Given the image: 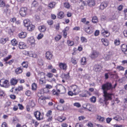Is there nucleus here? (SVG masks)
<instances>
[{
	"label": "nucleus",
	"instance_id": "09e8293b",
	"mask_svg": "<svg viewBox=\"0 0 127 127\" xmlns=\"http://www.w3.org/2000/svg\"><path fill=\"white\" fill-rule=\"evenodd\" d=\"M43 61L41 59L38 60V63L40 65H42L43 64Z\"/></svg>",
	"mask_w": 127,
	"mask_h": 127
},
{
	"label": "nucleus",
	"instance_id": "49530a36",
	"mask_svg": "<svg viewBox=\"0 0 127 127\" xmlns=\"http://www.w3.org/2000/svg\"><path fill=\"white\" fill-rule=\"evenodd\" d=\"M62 36L60 35H58L55 37V39L56 41L59 40L61 38Z\"/></svg>",
	"mask_w": 127,
	"mask_h": 127
},
{
	"label": "nucleus",
	"instance_id": "864d4df0",
	"mask_svg": "<svg viewBox=\"0 0 127 127\" xmlns=\"http://www.w3.org/2000/svg\"><path fill=\"white\" fill-rule=\"evenodd\" d=\"M11 55H9L8 56L6 57L4 59V60L5 62H6L9 59L11 58Z\"/></svg>",
	"mask_w": 127,
	"mask_h": 127
},
{
	"label": "nucleus",
	"instance_id": "052dcab7",
	"mask_svg": "<svg viewBox=\"0 0 127 127\" xmlns=\"http://www.w3.org/2000/svg\"><path fill=\"white\" fill-rule=\"evenodd\" d=\"M31 94V92L29 90H28L26 91L25 94L28 96H30Z\"/></svg>",
	"mask_w": 127,
	"mask_h": 127
},
{
	"label": "nucleus",
	"instance_id": "7ed1b4c3",
	"mask_svg": "<svg viewBox=\"0 0 127 127\" xmlns=\"http://www.w3.org/2000/svg\"><path fill=\"white\" fill-rule=\"evenodd\" d=\"M23 22L24 26L27 27L28 30L32 31L34 29L35 26L32 24L31 22L28 19H25L24 20Z\"/></svg>",
	"mask_w": 127,
	"mask_h": 127
},
{
	"label": "nucleus",
	"instance_id": "ddd939ff",
	"mask_svg": "<svg viewBox=\"0 0 127 127\" xmlns=\"http://www.w3.org/2000/svg\"><path fill=\"white\" fill-rule=\"evenodd\" d=\"M59 66L60 68L61 69H62L64 70H66L67 66L65 64L60 63L59 64Z\"/></svg>",
	"mask_w": 127,
	"mask_h": 127
},
{
	"label": "nucleus",
	"instance_id": "774afa93",
	"mask_svg": "<svg viewBox=\"0 0 127 127\" xmlns=\"http://www.w3.org/2000/svg\"><path fill=\"white\" fill-rule=\"evenodd\" d=\"M123 6L122 5H120L118 7V9L119 11L122 10L123 8Z\"/></svg>",
	"mask_w": 127,
	"mask_h": 127
},
{
	"label": "nucleus",
	"instance_id": "473e14b6",
	"mask_svg": "<svg viewBox=\"0 0 127 127\" xmlns=\"http://www.w3.org/2000/svg\"><path fill=\"white\" fill-rule=\"evenodd\" d=\"M94 68L96 72L99 71L101 69L100 66L98 65H95Z\"/></svg>",
	"mask_w": 127,
	"mask_h": 127
},
{
	"label": "nucleus",
	"instance_id": "680f3d73",
	"mask_svg": "<svg viewBox=\"0 0 127 127\" xmlns=\"http://www.w3.org/2000/svg\"><path fill=\"white\" fill-rule=\"evenodd\" d=\"M53 94L54 95H55L57 96H58L59 94L55 90H53L52 91Z\"/></svg>",
	"mask_w": 127,
	"mask_h": 127
},
{
	"label": "nucleus",
	"instance_id": "e433bc0d",
	"mask_svg": "<svg viewBox=\"0 0 127 127\" xmlns=\"http://www.w3.org/2000/svg\"><path fill=\"white\" fill-rule=\"evenodd\" d=\"M57 109L60 110H62L64 109V108L62 105L60 104H59V105L57 107Z\"/></svg>",
	"mask_w": 127,
	"mask_h": 127
},
{
	"label": "nucleus",
	"instance_id": "0eeeda50",
	"mask_svg": "<svg viewBox=\"0 0 127 127\" xmlns=\"http://www.w3.org/2000/svg\"><path fill=\"white\" fill-rule=\"evenodd\" d=\"M34 116L37 120H40L42 119V117L41 115V113L39 111H37L34 113Z\"/></svg>",
	"mask_w": 127,
	"mask_h": 127
},
{
	"label": "nucleus",
	"instance_id": "423d86ee",
	"mask_svg": "<svg viewBox=\"0 0 127 127\" xmlns=\"http://www.w3.org/2000/svg\"><path fill=\"white\" fill-rule=\"evenodd\" d=\"M27 9L26 7H22L20 9L19 13L20 15L22 17L25 16L26 14Z\"/></svg>",
	"mask_w": 127,
	"mask_h": 127
},
{
	"label": "nucleus",
	"instance_id": "6e6d98bb",
	"mask_svg": "<svg viewBox=\"0 0 127 127\" xmlns=\"http://www.w3.org/2000/svg\"><path fill=\"white\" fill-rule=\"evenodd\" d=\"M37 2L35 1H34L32 4V7H35L37 5Z\"/></svg>",
	"mask_w": 127,
	"mask_h": 127
},
{
	"label": "nucleus",
	"instance_id": "412c9836",
	"mask_svg": "<svg viewBox=\"0 0 127 127\" xmlns=\"http://www.w3.org/2000/svg\"><path fill=\"white\" fill-rule=\"evenodd\" d=\"M83 29L88 33H92L91 32V31L90 27H88L87 25H85L84 26Z\"/></svg>",
	"mask_w": 127,
	"mask_h": 127
},
{
	"label": "nucleus",
	"instance_id": "2f4dec72",
	"mask_svg": "<svg viewBox=\"0 0 127 127\" xmlns=\"http://www.w3.org/2000/svg\"><path fill=\"white\" fill-rule=\"evenodd\" d=\"M29 105L31 107H34L35 105L34 102L30 100L29 102Z\"/></svg>",
	"mask_w": 127,
	"mask_h": 127
},
{
	"label": "nucleus",
	"instance_id": "a211bd4d",
	"mask_svg": "<svg viewBox=\"0 0 127 127\" xmlns=\"http://www.w3.org/2000/svg\"><path fill=\"white\" fill-rule=\"evenodd\" d=\"M23 69L21 67L17 68L15 70V72L16 74H18L21 73L23 72Z\"/></svg>",
	"mask_w": 127,
	"mask_h": 127
},
{
	"label": "nucleus",
	"instance_id": "13d9d810",
	"mask_svg": "<svg viewBox=\"0 0 127 127\" xmlns=\"http://www.w3.org/2000/svg\"><path fill=\"white\" fill-rule=\"evenodd\" d=\"M46 76L48 77L49 78H51L53 77V74L50 72H48L47 73Z\"/></svg>",
	"mask_w": 127,
	"mask_h": 127
},
{
	"label": "nucleus",
	"instance_id": "e2e57ef3",
	"mask_svg": "<svg viewBox=\"0 0 127 127\" xmlns=\"http://www.w3.org/2000/svg\"><path fill=\"white\" fill-rule=\"evenodd\" d=\"M117 68L119 70H124V68L122 66H119L117 67Z\"/></svg>",
	"mask_w": 127,
	"mask_h": 127
},
{
	"label": "nucleus",
	"instance_id": "c03bdc74",
	"mask_svg": "<svg viewBox=\"0 0 127 127\" xmlns=\"http://www.w3.org/2000/svg\"><path fill=\"white\" fill-rule=\"evenodd\" d=\"M67 43L68 45L69 46H72L74 44L73 41L69 40L67 41Z\"/></svg>",
	"mask_w": 127,
	"mask_h": 127
},
{
	"label": "nucleus",
	"instance_id": "f704fd0d",
	"mask_svg": "<svg viewBox=\"0 0 127 127\" xmlns=\"http://www.w3.org/2000/svg\"><path fill=\"white\" fill-rule=\"evenodd\" d=\"M22 65L23 67L26 68H27L28 66L27 63L26 62H23L22 64Z\"/></svg>",
	"mask_w": 127,
	"mask_h": 127
},
{
	"label": "nucleus",
	"instance_id": "f3484780",
	"mask_svg": "<svg viewBox=\"0 0 127 127\" xmlns=\"http://www.w3.org/2000/svg\"><path fill=\"white\" fill-rule=\"evenodd\" d=\"M61 77L63 79L67 80L69 78V73H68L66 74L65 73H63L61 75Z\"/></svg>",
	"mask_w": 127,
	"mask_h": 127
},
{
	"label": "nucleus",
	"instance_id": "4c0bfd02",
	"mask_svg": "<svg viewBox=\"0 0 127 127\" xmlns=\"http://www.w3.org/2000/svg\"><path fill=\"white\" fill-rule=\"evenodd\" d=\"M66 119V118L65 117H59L58 119V120L59 121L62 122L63 121H64Z\"/></svg>",
	"mask_w": 127,
	"mask_h": 127
},
{
	"label": "nucleus",
	"instance_id": "9b49d317",
	"mask_svg": "<svg viewBox=\"0 0 127 127\" xmlns=\"http://www.w3.org/2000/svg\"><path fill=\"white\" fill-rule=\"evenodd\" d=\"M47 90L45 88H44L43 90H39L38 92L37 95L39 97H41L42 96H43L44 93H46L45 92V90Z\"/></svg>",
	"mask_w": 127,
	"mask_h": 127
},
{
	"label": "nucleus",
	"instance_id": "cd10ccee",
	"mask_svg": "<svg viewBox=\"0 0 127 127\" xmlns=\"http://www.w3.org/2000/svg\"><path fill=\"white\" fill-rule=\"evenodd\" d=\"M92 106L89 104H87L86 105L85 108L87 109L88 110L90 111H91L92 108Z\"/></svg>",
	"mask_w": 127,
	"mask_h": 127
},
{
	"label": "nucleus",
	"instance_id": "8fccbe9b",
	"mask_svg": "<svg viewBox=\"0 0 127 127\" xmlns=\"http://www.w3.org/2000/svg\"><path fill=\"white\" fill-rule=\"evenodd\" d=\"M0 5L1 7H4L5 6V4L3 1L2 0H0Z\"/></svg>",
	"mask_w": 127,
	"mask_h": 127
},
{
	"label": "nucleus",
	"instance_id": "72a5a7b5",
	"mask_svg": "<svg viewBox=\"0 0 127 127\" xmlns=\"http://www.w3.org/2000/svg\"><path fill=\"white\" fill-rule=\"evenodd\" d=\"M103 35L105 37H107L109 35L110 33L107 31H105L104 32H103Z\"/></svg>",
	"mask_w": 127,
	"mask_h": 127
},
{
	"label": "nucleus",
	"instance_id": "f03ea898",
	"mask_svg": "<svg viewBox=\"0 0 127 127\" xmlns=\"http://www.w3.org/2000/svg\"><path fill=\"white\" fill-rule=\"evenodd\" d=\"M103 95L104 98H100L98 102L103 106H104L105 104L106 106L109 103V102L108 101V100H111L112 98L111 96L106 94H103Z\"/></svg>",
	"mask_w": 127,
	"mask_h": 127
},
{
	"label": "nucleus",
	"instance_id": "20e7f679",
	"mask_svg": "<svg viewBox=\"0 0 127 127\" xmlns=\"http://www.w3.org/2000/svg\"><path fill=\"white\" fill-rule=\"evenodd\" d=\"M71 89L73 91L74 95H76L78 94L80 92V90L79 87L75 85L72 86Z\"/></svg>",
	"mask_w": 127,
	"mask_h": 127
},
{
	"label": "nucleus",
	"instance_id": "c85d7f7f",
	"mask_svg": "<svg viewBox=\"0 0 127 127\" xmlns=\"http://www.w3.org/2000/svg\"><path fill=\"white\" fill-rule=\"evenodd\" d=\"M11 44L13 46H16L18 44L17 41L15 39H13L11 41Z\"/></svg>",
	"mask_w": 127,
	"mask_h": 127
},
{
	"label": "nucleus",
	"instance_id": "4d7b16f0",
	"mask_svg": "<svg viewBox=\"0 0 127 127\" xmlns=\"http://www.w3.org/2000/svg\"><path fill=\"white\" fill-rule=\"evenodd\" d=\"M74 105L78 108L80 107H81V105L79 103H75L74 104Z\"/></svg>",
	"mask_w": 127,
	"mask_h": 127
},
{
	"label": "nucleus",
	"instance_id": "603ef678",
	"mask_svg": "<svg viewBox=\"0 0 127 127\" xmlns=\"http://www.w3.org/2000/svg\"><path fill=\"white\" fill-rule=\"evenodd\" d=\"M120 43V41L118 40H116L114 41V44L116 45H118Z\"/></svg>",
	"mask_w": 127,
	"mask_h": 127
},
{
	"label": "nucleus",
	"instance_id": "4468645a",
	"mask_svg": "<svg viewBox=\"0 0 127 127\" xmlns=\"http://www.w3.org/2000/svg\"><path fill=\"white\" fill-rule=\"evenodd\" d=\"M46 58L48 60H51L52 57V55L51 53L49 51L47 52L45 54Z\"/></svg>",
	"mask_w": 127,
	"mask_h": 127
},
{
	"label": "nucleus",
	"instance_id": "58836bf2",
	"mask_svg": "<svg viewBox=\"0 0 127 127\" xmlns=\"http://www.w3.org/2000/svg\"><path fill=\"white\" fill-rule=\"evenodd\" d=\"M64 6L65 8L69 9L70 6L68 2H65L64 3Z\"/></svg>",
	"mask_w": 127,
	"mask_h": 127
},
{
	"label": "nucleus",
	"instance_id": "5fc2aeb1",
	"mask_svg": "<svg viewBox=\"0 0 127 127\" xmlns=\"http://www.w3.org/2000/svg\"><path fill=\"white\" fill-rule=\"evenodd\" d=\"M46 98V97H44L42 98H39L38 99V102L40 103L41 104V102L43 101V100H45Z\"/></svg>",
	"mask_w": 127,
	"mask_h": 127
},
{
	"label": "nucleus",
	"instance_id": "c756f323",
	"mask_svg": "<svg viewBox=\"0 0 127 127\" xmlns=\"http://www.w3.org/2000/svg\"><path fill=\"white\" fill-rule=\"evenodd\" d=\"M92 22L94 23H97L98 22L97 18L96 16H94L92 18Z\"/></svg>",
	"mask_w": 127,
	"mask_h": 127
},
{
	"label": "nucleus",
	"instance_id": "dca6fc26",
	"mask_svg": "<svg viewBox=\"0 0 127 127\" xmlns=\"http://www.w3.org/2000/svg\"><path fill=\"white\" fill-rule=\"evenodd\" d=\"M86 4V2L83 1V0H79V5L80 8L81 9H83L84 6Z\"/></svg>",
	"mask_w": 127,
	"mask_h": 127
},
{
	"label": "nucleus",
	"instance_id": "6e6552de",
	"mask_svg": "<svg viewBox=\"0 0 127 127\" xmlns=\"http://www.w3.org/2000/svg\"><path fill=\"white\" fill-rule=\"evenodd\" d=\"M99 55V53L98 52L95 50H93L92 52L90 57L92 59H94L97 57Z\"/></svg>",
	"mask_w": 127,
	"mask_h": 127
},
{
	"label": "nucleus",
	"instance_id": "69168bd1",
	"mask_svg": "<svg viewBox=\"0 0 127 127\" xmlns=\"http://www.w3.org/2000/svg\"><path fill=\"white\" fill-rule=\"evenodd\" d=\"M71 62L74 64H75L77 63V62L76 60L74 59H71Z\"/></svg>",
	"mask_w": 127,
	"mask_h": 127
},
{
	"label": "nucleus",
	"instance_id": "0e129e2a",
	"mask_svg": "<svg viewBox=\"0 0 127 127\" xmlns=\"http://www.w3.org/2000/svg\"><path fill=\"white\" fill-rule=\"evenodd\" d=\"M112 120V119L111 118H107L106 119V121L107 123L109 124Z\"/></svg>",
	"mask_w": 127,
	"mask_h": 127
},
{
	"label": "nucleus",
	"instance_id": "aec40b11",
	"mask_svg": "<svg viewBox=\"0 0 127 127\" xmlns=\"http://www.w3.org/2000/svg\"><path fill=\"white\" fill-rule=\"evenodd\" d=\"M19 47L20 49H24L26 48V46L24 42H20L19 44Z\"/></svg>",
	"mask_w": 127,
	"mask_h": 127
},
{
	"label": "nucleus",
	"instance_id": "f8f14e48",
	"mask_svg": "<svg viewBox=\"0 0 127 127\" xmlns=\"http://www.w3.org/2000/svg\"><path fill=\"white\" fill-rule=\"evenodd\" d=\"M87 3L88 6L91 7L94 6L95 4V2L94 0H88Z\"/></svg>",
	"mask_w": 127,
	"mask_h": 127
},
{
	"label": "nucleus",
	"instance_id": "7c9ffc66",
	"mask_svg": "<svg viewBox=\"0 0 127 127\" xmlns=\"http://www.w3.org/2000/svg\"><path fill=\"white\" fill-rule=\"evenodd\" d=\"M30 53H29V56L30 57H33L34 58H37V55L35 53H32V52H30Z\"/></svg>",
	"mask_w": 127,
	"mask_h": 127
},
{
	"label": "nucleus",
	"instance_id": "4be33fe9",
	"mask_svg": "<svg viewBox=\"0 0 127 127\" xmlns=\"http://www.w3.org/2000/svg\"><path fill=\"white\" fill-rule=\"evenodd\" d=\"M27 33L25 32H21L18 35L19 37L20 38H25L27 36Z\"/></svg>",
	"mask_w": 127,
	"mask_h": 127
},
{
	"label": "nucleus",
	"instance_id": "1a4fd4ad",
	"mask_svg": "<svg viewBox=\"0 0 127 127\" xmlns=\"http://www.w3.org/2000/svg\"><path fill=\"white\" fill-rule=\"evenodd\" d=\"M108 2L107 1H104L102 2L99 6V8L101 10L103 9L106 7L108 5Z\"/></svg>",
	"mask_w": 127,
	"mask_h": 127
},
{
	"label": "nucleus",
	"instance_id": "bb28decb",
	"mask_svg": "<svg viewBox=\"0 0 127 127\" xmlns=\"http://www.w3.org/2000/svg\"><path fill=\"white\" fill-rule=\"evenodd\" d=\"M81 63L82 65H85L86 64V59L85 57H83L81 60Z\"/></svg>",
	"mask_w": 127,
	"mask_h": 127
},
{
	"label": "nucleus",
	"instance_id": "79ce46f5",
	"mask_svg": "<svg viewBox=\"0 0 127 127\" xmlns=\"http://www.w3.org/2000/svg\"><path fill=\"white\" fill-rule=\"evenodd\" d=\"M6 41V38H2L0 40V42L2 44H5Z\"/></svg>",
	"mask_w": 127,
	"mask_h": 127
},
{
	"label": "nucleus",
	"instance_id": "ea45409f",
	"mask_svg": "<svg viewBox=\"0 0 127 127\" xmlns=\"http://www.w3.org/2000/svg\"><path fill=\"white\" fill-rule=\"evenodd\" d=\"M90 100L91 102L95 103L96 101V98L94 96H93L90 98Z\"/></svg>",
	"mask_w": 127,
	"mask_h": 127
},
{
	"label": "nucleus",
	"instance_id": "bf43d9fd",
	"mask_svg": "<svg viewBox=\"0 0 127 127\" xmlns=\"http://www.w3.org/2000/svg\"><path fill=\"white\" fill-rule=\"evenodd\" d=\"M5 95V93L2 90H0V96H4Z\"/></svg>",
	"mask_w": 127,
	"mask_h": 127
},
{
	"label": "nucleus",
	"instance_id": "f257e3e1",
	"mask_svg": "<svg viewBox=\"0 0 127 127\" xmlns=\"http://www.w3.org/2000/svg\"><path fill=\"white\" fill-rule=\"evenodd\" d=\"M102 89L103 91V94L111 96L113 94L108 93L107 91L110 90L111 92H113V88L112 84L111 83L107 82L102 85Z\"/></svg>",
	"mask_w": 127,
	"mask_h": 127
},
{
	"label": "nucleus",
	"instance_id": "393cba45",
	"mask_svg": "<svg viewBox=\"0 0 127 127\" xmlns=\"http://www.w3.org/2000/svg\"><path fill=\"white\" fill-rule=\"evenodd\" d=\"M64 17V13L62 11H61L58 14V17L60 19H62Z\"/></svg>",
	"mask_w": 127,
	"mask_h": 127
},
{
	"label": "nucleus",
	"instance_id": "a878e982",
	"mask_svg": "<svg viewBox=\"0 0 127 127\" xmlns=\"http://www.w3.org/2000/svg\"><path fill=\"white\" fill-rule=\"evenodd\" d=\"M17 81L16 79L13 78L11 80L10 83L12 85H15L17 84Z\"/></svg>",
	"mask_w": 127,
	"mask_h": 127
},
{
	"label": "nucleus",
	"instance_id": "3c124183",
	"mask_svg": "<svg viewBox=\"0 0 127 127\" xmlns=\"http://www.w3.org/2000/svg\"><path fill=\"white\" fill-rule=\"evenodd\" d=\"M43 36V34L40 33L39 34L37 37V38L38 39H41Z\"/></svg>",
	"mask_w": 127,
	"mask_h": 127
},
{
	"label": "nucleus",
	"instance_id": "a19ab883",
	"mask_svg": "<svg viewBox=\"0 0 127 127\" xmlns=\"http://www.w3.org/2000/svg\"><path fill=\"white\" fill-rule=\"evenodd\" d=\"M81 40L82 42H85L87 41V39L84 37H82L81 38Z\"/></svg>",
	"mask_w": 127,
	"mask_h": 127
},
{
	"label": "nucleus",
	"instance_id": "a18cd8bd",
	"mask_svg": "<svg viewBox=\"0 0 127 127\" xmlns=\"http://www.w3.org/2000/svg\"><path fill=\"white\" fill-rule=\"evenodd\" d=\"M36 84L35 83H33L32 85V89L33 90H35L36 88Z\"/></svg>",
	"mask_w": 127,
	"mask_h": 127
},
{
	"label": "nucleus",
	"instance_id": "de8ad7c7",
	"mask_svg": "<svg viewBox=\"0 0 127 127\" xmlns=\"http://www.w3.org/2000/svg\"><path fill=\"white\" fill-rule=\"evenodd\" d=\"M47 22L48 24L50 25H52L53 23V21L51 20H50L47 21Z\"/></svg>",
	"mask_w": 127,
	"mask_h": 127
},
{
	"label": "nucleus",
	"instance_id": "b1692460",
	"mask_svg": "<svg viewBox=\"0 0 127 127\" xmlns=\"http://www.w3.org/2000/svg\"><path fill=\"white\" fill-rule=\"evenodd\" d=\"M39 30L42 32H45L46 30V28L44 26H42L39 27Z\"/></svg>",
	"mask_w": 127,
	"mask_h": 127
},
{
	"label": "nucleus",
	"instance_id": "9d476101",
	"mask_svg": "<svg viewBox=\"0 0 127 127\" xmlns=\"http://www.w3.org/2000/svg\"><path fill=\"white\" fill-rule=\"evenodd\" d=\"M121 48L122 52L126 54H127V45L123 44L121 46Z\"/></svg>",
	"mask_w": 127,
	"mask_h": 127
},
{
	"label": "nucleus",
	"instance_id": "c9c22d12",
	"mask_svg": "<svg viewBox=\"0 0 127 127\" xmlns=\"http://www.w3.org/2000/svg\"><path fill=\"white\" fill-rule=\"evenodd\" d=\"M55 2L50 3L49 4L48 7L50 8H52L55 6Z\"/></svg>",
	"mask_w": 127,
	"mask_h": 127
},
{
	"label": "nucleus",
	"instance_id": "5701e85b",
	"mask_svg": "<svg viewBox=\"0 0 127 127\" xmlns=\"http://www.w3.org/2000/svg\"><path fill=\"white\" fill-rule=\"evenodd\" d=\"M101 40L104 45L106 46H108L109 44V42L108 41L107 39L102 38L101 39Z\"/></svg>",
	"mask_w": 127,
	"mask_h": 127
},
{
	"label": "nucleus",
	"instance_id": "6ab92c4d",
	"mask_svg": "<svg viewBox=\"0 0 127 127\" xmlns=\"http://www.w3.org/2000/svg\"><path fill=\"white\" fill-rule=\"evenodd\" d=\"M96 119L99 122L101 123L103 122L105 120L103 117H102L98 115H96Z\"/></svg>",
	"mask_w": 127,
	"mask_h": 127
},
{
	"label": "nucleus",
	"instance_id": "2eb2a0df",
	"mask_svg": "<svg viewBox=\"0 0 127 127\" xmlns=\"http://www.w3.org/2000/svg\"><path fill=\"white\" fill-rule=\"evenodd\" d=\"M27 42L28 43H30L32 45H34L35 40L32 36H31L28 38Z\"/></svg>",
	"mask_w": 127,
	"mask_h": 127
},
{
	"label": "nucleus",
	"instance_id": "37998d69",
	"mask_svg": "<svg viewBox=\"0 0 127 127\" xmlns=\"http://www.w3.org/2000/svg\"><path fill=\"white\" fill-rule=\"evenodd\" d=\"M52 88V86L49 85V84H47L46 85V88H45L47 90H46L47 91L46 92V93L47 92H48L49 90L47 89H50Z\"/></svg>",
	"mask_w": 127,
	"mask_h": 127
},
{
	"label": "nucleus",
	"instance_id": "39448f33",
	"mask_svg": "<svg viewBox=\"0 0 127 127\" xmlns=\"http://www.w3.org/2000/svg\"><path fill=\"white\" fill-rule=\"evenodd\" d=\"M8 83L9 82L7 80L2 79L0 80V85L1 87L6 88L7 87V85Z\"/></svg>",
	"mask_w": 127,
	"mask_h": 127
},
{
	"label": "nucleus",
	"instance_id": "338daca9",
	"mask_svg": "<svg viewBox=\"0 0 127 127\" xmlns=\"http://www.w3.org/2000/svg\"><path fill=\"white\" fill-rule=\"evenodd\" d=\"M52 112L51 110H49L48 111V112L47 113L46 115L47 116H49L50 115L52 114Z\"/></svg>",
	"mask_w": 127,
	"mask_h": 127
}]
</instances>
